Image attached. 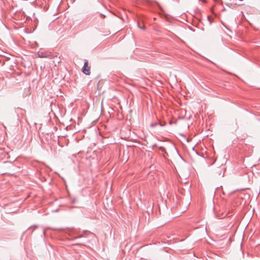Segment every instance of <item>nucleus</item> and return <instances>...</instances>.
Here are the masks:
<instances>
[{"label": "nucleus", "mask_w": 260, "mask_h": 260, "mask_svg": "<svg viewBox=\"0 0 260 260\" xmlns=\"http://www.w3.org/2000/svg\"><path fill=\"white\" fill-rule=\"evenodd\" d=\"M38 56L41 58H49L51 57L52 56L51 53L50 52H39L38 53Z\"/></svg>", "instance_id": "obj_2"}, {"label": "nucleus", "mask_w": 260, "mask_h": 260, "mask_svg": "<svg viewBox=\"0 0 260 260\" xmlns=\"http://www.w3.org/2000/svg\"><path fill=\"white\" fill-rule=\"evenodd\" d=\"M90 67H89L88 66V61H86L84 62V66L82 68V72L86 75H89L90 74Z\"/></svg>", "instance_id": "obj_1"}]
</instances>
